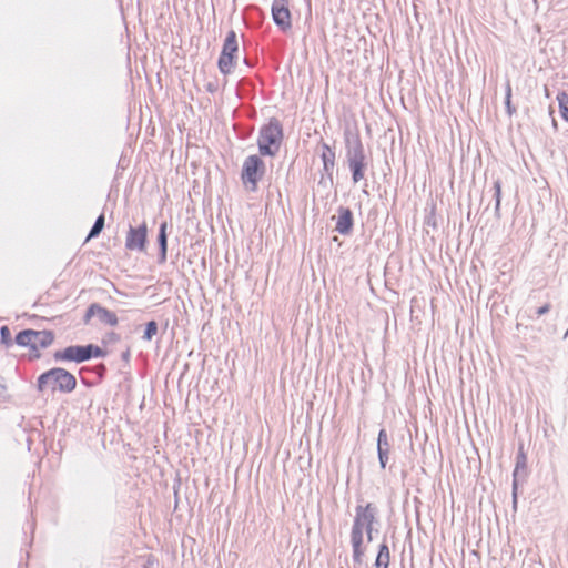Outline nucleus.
Wrapping results in <instances>:
<instances>
[{
    "label": "nucleus",
    "mask_w": 568,
    "mask_h": 568,
    "mask_svg": "<svg viewBox=\"0 0 568 568\" xmlns=\"http://www.w3.org/2000/svg\"><path fill=\"white\" fill-rule=\"evenodd\" d=\"M375 520V507L368 503L365 506L356 508V516L351 532L353 546V558L356 562H362L365 557L364 532L367 535V541L372 540L373 524Z\"/></svg>",
    "instance_id": "nucleus-1"
},
{
    "label": "nucleus",
    "mask_w": 568,
    "mask_h": 568,
    "mask_svg": "<svg viewBox=\"0 0 568 568\" xmlns=\"http://www.w3.org/2000/svg\"><path fill=\"white\" fill-rule=\"evenodd\" d=\"M39 388L52 392H71L75 388V377L63 368H52L39 377Z\"/></svg>",
    "instance_id": "nucleus-2"
},
{
    "label": "nucleus",
    "mask_w": 568,
    "mask_h": 568,
    "mask_svg": "<svg viewBox=\"0 0 568 568\" xmlns=\"http://www.w3.org/2000/svg\"><path fill=\"white\" fill-rule=\"evenodd\" d=\"M54 336L49 331L26 329L20 332L16 342L18 345L29 348L30 355L39 356V351L52 344Z\"/></svg>",
    "instance_id": "nucleus-3"
},
{
    "label": "nucleus",
    "mask_w": 568,
    "mask_h": 568,
    "mask_svg": "<svg viewBox=\"0 0 568 568\" xmlns=\"http://www.w3.org/2000/svg\"><path fill=\"white\" fill-rule=\"evenodd\" d=\"M283 133L278 122H270L265 125L258 138V149L262 155H275L280 149Z\"/></svg>",
    "instance_id": "nucleus-4"
},
{
    "label": "nucleus",
    "mask_w": 568,
    "mask_h": 568,
    "mask_svg": "<svg viewBox=\"0 0 568 568\" xmlns=\"http://www.w3.org/2000/svg\"><path fill=\"white\" fill-rule=\"evenodd\" d=\"M105 352L95 345L69 346L55 354L57 359L82 363L91 357H103Z\"/></svg>",
    "instance_id": "nucleus-5"
},
{
    "label": "nucleus",
    "mask_w": 568,
    "mask_h": 568,
    "mask_svg": "<svg viewBox=\"0 0 568 568\" xmlns=\"http://www.w3.org/2000/svg\"><path fill=\"white\" fill-rule=\"evenodd\" d=\"M264 162L257 155L248 156L242 168L241 179L245 186L255 191L258 180L264 175Z\"/></svg>",
    "instance_id": "nucleus-6"
},
{
    "label": "nucleus",
    "mask_w": 568,
    "mask_h": 568,
    "mask_svg": "<svg viewBox=\"0 0 568 568\" xmlns=\"http://www.w3.org/2000/svg\"><path fill=\"white\" fill-rule=\"evenodd\" d=\"M239 50L236 33L231 30L224 41L221 55L219 58V68L221 72L227 74L235 64V57Z\"/></svg>",
    "instance_id": "nucleus-7"
},
{
    "label": "nucleus",
    "mask_w": 568,
    "mask_h": 568,
    "mask_svg": "<svg viewBox=\"0 0 568 568\" xmlns=\"http://www.w3.org/2000/svg\"><path fill=\"white\" fill-rule=\"evenodd\" d=\"M288 6L290 0H274L272 4L273 20L284 32L292 28V16Z\"/></svg>",
    "instance_id": "nucleus-8"
},
{
    "label": "nucleus",
    "mask_w": 568,
    "mask_h": 568,
    "mask_svg": "<svg viewBox=\"0 0 568 568\" xmlns=\"http://www.w3.org/2000/svg\"><path fill=\"white\" fill-rule=\"evenodd\" d=\"M146 239L148 226L145 222L138 227L130 226L125 237V247L130 251L142 252L145 250Z\"/></svg>",
    "instance_id": "nucleus-9"
},
{
    "label": "nucleus",
    "mask_w": 568,
    "mask_h": 568,
    "mask_svg": "<svg viewBox=\"0 0 568 568\" xmlns=\"http://www.w3.org/2000/svg\"><path fill=\"white\" fill-rule=\"evenodd\" d=\"M98 317L101 324L108 326H116L118 325V316L115 313L109 311L108 308L99 305L91 304L84 315V323L89 324L92 317Z\"/></svg>",
    "instance_id": "nucleus-10"
},
{
    "label": "nucleus",
    "mask_w": 568,
    "mask_h": 568,
    "mask_svg": "<svg viewBox=\"0 0 568 568\" xmlns=\"http://www.w3.org/2000/svg\"><path fill=\"white\" fill-rule=\"evenodd\" d=\"M348 162L353 173V181L354 183H357L364 179V169L366 166L364 149L361 141H358L356 146L353 149Z\"/></svg>",
    "instance_id": "nucleus-11"
},
{
    "label": "nucleus",
    "mask_w": 568,
    "mask_h": 568,
    "mask_svg": "<svg viewBox=\"0 0 568 568\" xmlns=\"http://www.w3.org/2000/svg\"><path fill=\"white\" fill-rule=\"evenodd\" d=\"M353 229V213L348 207H339L335 230L341 234H348Z\"/></svg>",
    "instance_id": "nucleus-12"
},
{
    "label": "nucleus",
    "mask_w": 568,
    "mask_h": 568,
    "mask_svg": "<svg viewBox=\"0 0 568 568\" xmlns=\"http://www.w3.org/2000/svg\"><path fill=\"white\" fill-rule=\"evenodd\" d=\"M390 562V551L386 542L379 546L378 554L375 559V568H388Z\"/></svg>",
    "instance_id": "nucleus-13"
},
{
    "label": "nucleus",
    "mask_w": 568,
    "mask_h": 568,
    "mask_svg": "<svg viewBox=\"0 0 568 568\" xmlns=\"http://www.w3.org/2000/svg\"><path fill=\"white\" fill-rule=\"evenodd\" d=\"M166 227H168V223L163 222L160 226V232H159V244H160V248H161L163 258H165L166 250H168Z\"/></svg>",
    "instance_id": "nucleus-14"
},
{
    "label": "nucleus",
    "mask_w": 568,
    "mask_h": 568,
    "mask_svg": "<svg viewBox=\"0 0 568 568\" xmlns=\"http://www.w3.org/2000/svg\"><path fill=\"white\" fill-rule=\"evenodd\" d=\"M557 100L559 102L560 114L568 122V94L560 92L557 95Z\"/></svg>",
    "instance_id": "nucleus-15"
},
{
    "label": "nucleus",
    "mask_w": 568,
    "mask_h": 568,
    "mask_svg": "<svg viewBox=\"0 0 568 568\" xmlns=\"http://www.w3.org/2000/svg\"><path fill=\"white\" fill-rule=\"evenodd\" d=\"M103 227H104V215L101 214L97 219L93 227L91 229V231H90V233H89V235L87 237V241H89L90 239L95 237L97 235H99V233L103 230Z\"/></svg>",
    "instance_id": "nucleus-16"
},
{
    "label": "nucleus",
    "mask_w": 568,
    "mask_h": 568,
    "mask_svg": "<svg viewBox=\"0 0 568 568\" xmlns=\"http://www.w3.org/2000/svg\"><path fill=\"white\" fill-rule=\"evenodd\" d=\"M389 443L388 436L385 429H381L377 439V450H388Z\"/></svg>",
    "instance_id": "nucleus-17"
},
{
    "label": "nucleus",
    "mask_w": 568,
    "mask_h": 568,
    "mask_svg": "<svg viewBox=\"0 0 568 568\" xmlns=\"http://www.w3.org/2000/svg\"><path fill=\"white\" fill-rule=\"evenodd\" d=\"M158 332V325L154 321H151L146 324V329L144 333V337L146 339H151Z\"/></svg>",
    "instance_id": "nucleus-18"
},
{
    "label": "nucleus",
    "mask_w": 568,
    "mask_h": 568,
    "mask_svg": "<svg viewBox=\"0 0 568 568\" xmlns=\"http://www.w3.org/2000/svg\"><path fill=\"white\" fill-rule=\"evenodd\" d=\"M1 339L4 344H10L11 342V332L8 326H2L0 329Z\"/></svg>",
    "instance_id": "nucleus-19"
},
{
    "label": "nucleus",
    "mask_w": 568,
    "mask_h": 568,
    "mask_svg": "<svg viewBox=\"0 0 568 568\" xmlns=\"http://www.w3.org/2000/svg\"><path fill=\"white\" fill-rule=\"evenodd\" d=\"M494 189H495L496 207H499L500 200H501V183L499 181H496L494 183Z\"/></svg>",
    "instance_id": "nucleus-20"
},
{
    "label": "nucleus",
    "mask_w": 568,
    "mask_h": 568,
    "mask_svg": "<svg viewBox=\"0 0 568 568\" xmlns=\"http://www.w3.org/2000/svg\"><path fill=\"white\" fill-rule=\"evenodd\" d=\"M381 467L384 469L388 460V450H377Z\"/></svg>",
    "instance_id": "nucleus-21"
},
{
    "label": "nucleus",
    "mask_w": 568,
    "mask_h": 568,
    "mask_svg": "<svg viewBox=\"0 0 568 568\" xmlns=\"http://www.w3.org/2000/svg\"><path fill=\"white\" fill-rule=\"evenodd\" d=\"M549 308H550V305H549V304H546V305H544V306L539 307V308L537 310V315H538V316H541V315L546 314V313L549 311Z\"/></svg>",
    "instance_id": "nucleus-22"
},
{
    "label": "nucleus",
    "mask_w": 568,
    "mask_h": 568,
    "mask_svg": "<svg viewBox=\"0 0 568 568\" xmlns=\"http://www.w3.org/2000/svg\"><path fill=\"white\" fill-rule=\"evenodd\" d=\"M506 98H507V100L511 99V85L509 82L506 85Z\"/></svg>",
    "instance_id": "nucleus-23"
},
{
    "label": "nucleus",
    "mask_w": 568,
    "mask_h": 568,
    "mask_svg": "<svg viewBox=\"0 0 568 568\" xmlns=\"http://www.w3.org/2000/svg\"><path fill=\"white\" fill-rule=\"evenodd\" d=\"M510 104H511V99H510V100H507V99H506V106H507V109H508V112L511 114V113H513V110H511V108H510Z\"/></svg>",
    "instance_id": "nucleus-24"
},
{
    "label": "nucleus",
    "mask_w": 568,
    "mask_h": 568,
    "mask_svg": "<svg viewBox=\"0 0 568 568\" xmlns=\"http://www.w3.org/2000/svg\"><path fill=\"white\" fill-rule=\"evenodd\" d=\"M323 160L326 163V154L325 153H323Z\"/></svg>",
    "instance_id": "nucleus-25"
}]
</instances>
